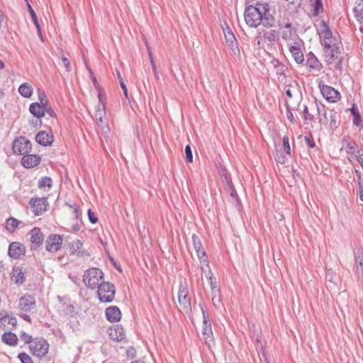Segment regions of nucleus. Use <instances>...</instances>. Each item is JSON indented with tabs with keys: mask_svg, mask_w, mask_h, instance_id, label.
Here are the masks:
<instances>
[{
	"mask_svg": "<svg viewBox=\"0 0 363 363\" xmlns=\"http://www.w3.org/2000/svg\"><path fill=\"white\" fill-rule=\"evenodd\" d=\"M341 150H344L347 154L351 155L358 152L355 142L350 138H344L342 140Z\"/></svg>",
	"mask_w": 363,
	"mask_h": 363,
	"instance_id": "24",
	"label": "nucleus"
},
{
	"mask_svg": "<svg viewBox=\"0 0 363 363\" xmlns=\"http://www.w3.org/2000/svg\"><path fill=\"white\" fill-rule=\"evenodd\" d=\"M45 111H47V112H48V113L50 116L54 117V116H55V115L54 111H53L52 109H50V108H48V107H47V106H46V110H45Z\"/></svg>",
	"mask_w": 363,
	"mask_h": 363,
	"instance_id": "58",
	"label": "nucleus"
},
{
	"mask_svg": "<svg viewBox=\"0 0 363 363\" xmlns=\"http://www.w3.org/2000/svg\"><path fill=\"white\" fill-rule=\"evenodd\" d=\"M49 345L43 338H36L30 344V350L33 354L40 357L48 352Z\"/></svg>",
	"mask_w": 363,
	"mask_h": 363,
	"instance_id": "8",
	"label": "nucleus"
},
{
	"mask_svg": "<svg viewBox=\"0 0 363 363\" xmlns=\"http://www.w3.org/2000/svg\"><path fill=\"white\" fill-rule=\"evenodd\" d=\"M283 145H284V150L286 153L287 155H291V147L289 144V139L288 136H284L283 138Z\"/></svg>",
	"mask_w": 363,
	"mask_h": 363,
	"instance_id": "38",
	"label": "nucleus"
},
{
	"mask_svg": "<svg viewBox=\"0 0 363 363\" xmlns=\"http://www.w3.org/2000/svg\"><path fill=\"white\" fill-rule=\"evenodd\" d=\"M286 116H287V118L291 122V123H294V115L292 113V112L288 111L287 113H286Z\"/></svg>",
	"mask_w": 363,
	"mask_h": 363,
	"instance_id": "56",
	"label": "nucleus"
},
{
	"mask_svg": "<svg viewBox=\"0 0 363 363\" xmlns=\"http://www.w3.org/2000/svg\"><path fill=\"white\" fill-rule=\"evenodd\" d=\"M351 113L353 116V123L357 126L361 125V116L358 112L357 108L353 105L351 108Z\"/></svg>",
	"mask_w": 363,
	"mask_h": 363,
	"instance_id": "33",
	"label": "nucleus"
},
{
	"mask_svg": "<svg viewBox=\"0 0 363 363\" xmlns=\"http://www.w3.org/2000/svg\"><path fill=\"white\" fill-rule=\"evenodd\" d=\"M357 160L361 164L362 167L363 169V154L357 157Z\"/></svg>",
	"mask_w": 363,
	"mask_h": 363,
	"instance_id": "59",
	"label": "nucleus"
},
{
	"mask_svg": "<svg viewBox=\"0 0 363 363\" xmlns=\"http://www.w3.org/2000/svg\"><path fill=\"white\" fill-rule=\"evenodd\" d=\"M292 35V30L291 27V24H285L284 30L282 31V38L286 40H290Z\"/></svg>",
	"mask_w": 363,
	"mask_h": 363,
	"instance_id": "36",
	"label": "nucleus"
},
{
	"mask_svg": "<svg viewBox=\"0 0 363 363\" xmlns=\"http://www.w3.org/2000/svg\"><path fill=\"white\" fill-rule=\"evenodd\" d=\"M83 243L79 240H74L70 245V252L72 255H77L78 256L83 255L84 250L82 249Z\"/></svg>",
	"mask_w": 363,
	"mask_h": 363,
	"instance_id": "28",
	"label": "nucleus"
},
{
	"mask_svg": "<svg viewBox=\"0 0 363 363\" xmlns=\"http://www.w3.org/2000/svg\"><path fill=\"white\" fill-rule=\"evenodd\" d=\"M340 43V36L338 33H334V37L327 40V43H322L324 46V59L325 62L337 69L340 68V65L342 61Z\"/></svg>",
	"mask_w": 363,
	"mask_h": 363,
	"instance_id": "1",
	"label": "nucleus"
},
{
	"mask_svg": "<svg viewBox=\"0 0 363 363\" xmlns=\"http://www.w3.org/2000/svg\"><path fill=\"white\" fill-rule=\"evenodd\" d=\"M108 335L110 337L117 342L125 338V333L123 328L116 325L109 328Z\"/></svg>",
	"mask_w": 363,
	"mask_h": 363,
	"instance_id": "22",
	"label": "nucleus"
},
{
	"mask_svg": "<svg viewBox=\"0 0 363 363\" xmlns=\"http://www.w3.org/2000/svg\"><path fill=\"white\" fill-rule=\"evenodd\" d=\"M286 94L287 96H289L290 98L292 97V93H291V91L289 89H286Z\"/></svg>",
	"mask_w": 363,
	"mask_h": 363,
	"instance_id": "64",
	"label": "nucleus"
},
{
	"mask_svg": "<svg viewBox=\"0 0 363 363\" xmlns=\"http://www.w3.org/2000/svg\"><path fill=\"white\" fill-rule=\"evenodd\" d=\"M69 210L70 218L74 220L77 219L79 217V214H78V208H77L76 205L69 206Z\"/></svg>",
	"mask_w": 363,
	"mask_h": 363,
	"instance_id": "40",
	"label": "nucleus"
},
{
	"mask_svg": "<svg viewBox=\"0 0 363 363\" xmlns=\"http://www.w3.org/2000/svg\"><path fill=\"white\" fill-rule=\"evenodd\" d=\"M30 205L32 211L35 216H40L47 211L48 203L46 198L31 199Z\"/></svg>",
	"mask_w": 363,
	"mask_h": 363,
	"instance_id": "12",
	"label": "nucleus"
},
{
	"mask_svg": "<svg viewBox=\"0 0 363 363\" xmlns=\"http://www.w3.org/2000/svg\"><path fill=\"white\" fill-rule=\"evenodd\" d=\"M192 240L194 244V247L196 252L197 256L200 259L201 264H206V267L207 268L209 267L207 260L206 259L205 257V252L203 250V248L202 247V244L199 240V238L196 235H192Z\"/></svg>",
	"mask_w": 363,
	"mask_h": 363,
	"instance_id": "18",
	"label": "nucleus"
},
{
	"mask_svg": "<svg viewBox=\"0 0 363 363\" xmlns=\"http://www.w3.org/2000/svg\"><path fill=\"white\" fill-rule=\"evenodd\" d=\"M320 10H323V6L320 2V0L315 1V6L313 10V15L316 16L319 13Z\"/></svg>",
	"mask_w": 363,
	"mask_h": 363,
	"instance_id": "43",
	"label": "nucleus"
},
{
	"mask_svg": "<svg viewBox=\"0 0 363 363\" xmlns=\"http://www.w3.org/2000/svg\"><path fill=\"white\" fill-rule=\"evenodd\" d=\"M213 274L211 270H208V272L206 274V277L211 280V285L213 286V283L211 281Z\"/></svg>",
	"mask_w": 363,
	"mask_h": 363,
	"instance_id": "57",
	"label": "nucleus"
},
{
	"mask_svg": "<svg viewBox=\"0 0 363 363\" xmlns=\"http://www.w3.org/2000/svg\"><path fill=\"white\" fill-rule=\"evenodd\" d=\"M320 89L323 97L328 101L335 102L340 99V93L332 86L320 85Z\"/></svg>",
	"mask_w": 363,
	"mask_h": 363,
	"instance_id": "14",
	"label": "nucleus"
},
{
	"mask_svg": "<svg viewBox=\"0 0 363 363\" xmlns=\"http://www.w3.org/2000/svg\"><path fill=\"white\" fill-rule=\"evenodd\" d=\"M18 220L14 218H10L6 220V229L10 232H13L18 225Z\"/></svg>",
	"mask_w": 363,
	"mask_h": 363,
	"instance_id": "34",
	"label": "nucleus"
},
{
	"mask_svg": "<svg viewBox=\"0 0 363 363\" xmlns=\"http://www.w3.org/2000/svg\"><path fill=\"white\" fill-rule=\"evenodd\" d=\"M289 50L297 64H301L303 60V54L300 48V45L296 42L288 43Z\"/></svg>",
	"mask_w": 363,
	"mask_h": 363,
	"instance_id": "17",
	"label": "nucleus"
},
{
	"mask_svg": "<svg viewBox=\"0 0 363 363\" xmlns=\"http://www.w3.org/2000/svg\"><path fill=\"white\" fill-rule=\"evenodd\" d=\"M316 30L320 36L321 43H327V40L334 37V33H337L336 31H333L328 26V24H318Z\"/></svg>",
	"mask_w": 363,
	"mask_h": 363,
	"instance_id": "15",
	"label": "nucleus"
},
{
	"mask_svg": "<svg viewBox=\"0 0 363 363\" xmlns=\"http://www.w3.org/2000/svg\"><path fill=\"white\" fill-rule=\"evenodd\" d=\"M18 307L24 311H30L35 307V298L29 294L21 296L18 300Z\"/></svg>",
	"mask_w": 363,
	"mask_h": 363,
	"instance_id": "16",
	"label": "nucleus"
},
{
	"mask_svg": "<svg viewBox=\"0 0 363 363\" xmlns=\"http://www.w3.org/2000/svg\"><path fill=\"white\" fill-rule=\"evenodd\" d=\"M306 65L309 69L320 70L321 68V64L317 59V57L311 53L307 57Z\"/></svg>",
	"mask_w": 363,
	"mask_h": 363,
	"instance_id": "27",
	"label": "nucleus"
},
{
	"mask_svg": "<svg viewBox=\"0 0 363 363\" xmlns=\"http://www.w3.org/2000/svg\"><path fill=\"white\" fill-rule=\"evenodd\" d=\"M329 116V126L331 129L337 128V115L336 113H333L332 111H328Z\"/></svg>",
	"mask_w": 363,
	"mask_h": 363,
	"instance_id": "35",
	"label": "nucleus"
},
{
	"mask_svg": "<svg viewBox=\"0 0 363 363\" xmlns=\"http://www.w3.org/2000/svg\"><path fill=\"white\" fill-rule=\"evenodd\" d=\"M273 20V15L267 3H257L256 6L250 5L245 11V23H260L261 21Z\"/></svg>",
	"mask_w": 363,
	"mask_h": 363,
	"instance_id": "2",
	"label": "nucleus"
},
{
	"mask_svg": "<svg viewBox=\"0 0 363 363\" xmlns=\"http://www.w3.org/2000/svg\"><path fill=\"white\" fill-rule=\"evenodd\" d=\"M18 91L22 96L29 98L33 94V87L28 83H23L19 86Z\"/></svg>",
	"mask_w": 363,
	"mask_h": 363,
	"instance_id": "30",
	"label": "nucleus"
},
{
	"mask_svg": "<svg viewBox=\"0 0 363 363\" xmlns=\"http://www.w3.org/2000/svg\"><path fill=\"white\" fill-rule=\"evenodd\" d=\"M72 228L74 231H78L80 229V226L78 224L73 225Z\"/></svg>",
	"mask_w": 363,
	"mask_h": 363,
	"instance_id": "62",
	"label": "nucleus"
},
{
	"mask_svg": "<svg viewBox=\"0 0 363 363\" xmlns=\"http://www.w3.org/2000/svg\"><path fill=\"white\" fill-rule=\"evenodd\" d=\"M185 154L189 162H191L193 161V155L191 150V147L189 145H186L185 147Z\"/></svg>",
	"mask_w": 363,
	"mask_h": 363,
	"instance_id": "44",
	"label": "nucleus"
},
{
	"mask_svg": "<svg viewBox=\"0 0 363 363\" xmlns=\"http://www.w3.org/2000/svg\"><path fill=\"white\" fill-rule=\"evenodd\" d=\"M52 179L50 177H45L41 179V180L39 182V186L40 187H50L52 186Z\"/></svg>",
	"mask_w": 363,
	"mask_h": 363,
	"instance_id": "39",
	"label": "nucleus"
},
{
	"mask_svg": "<svg viewBox=\"0 0 363 363\" xmlns=\"http://www.w3.org/2000/svg\"><path fill=\"white\" fill-rule=\"evenodd\" d=\"M30 240L31 241L32 244L39 245L43 241V234L38 228H34L33 230H30Z\"/></svg>",
	"mask_w": 363,
	"mask_h": 363,
	"instance_id": "26",
	"label": "nucleus"
},
{
	"mask_svg": "<svg viewBox=\"0 0 363 363\" xmlns=\"http://www.w3.org/2000/svg\"><path fill=\"white\" fill-rule=\"evenodd\" d=\"M20 338L21 340L25 342L26 343H31L33 340H32V337L30 335L27 334L25 332H22L20 335Z\"/></svg>",
	"mask_w": 363,
	"mask_h": 363,
	"instance_id": "42",
	"label": "nucleus"
},
{
	"mask_svg": "<svg viewBox=\"0 0 363 363\" xmlns=\"http://www.w3.org/2000/svg\"><path fill=\"white\" fill-rule=\"evenodd\" d=\"M96 289H98L97 295L101 302L110 303L113 300L116 289L113 284L104 281Z\"/></svg>",
	"mask_w": 363,
	"mask_h": 363,
	"instance_id": "4",
	"label": "nucleus"
},
{
	"mask_svg": "<svg viewBox=\"0 0 363 363\" xmlns=\"http://www.w3.org/2000/svg\"><path fill=\"white\" fill-rule=\"evenodd\" d=\"M8 253L12 259H20L22 256L25 255L26 247L19 242H13L9 245Z\"/></svg>",
	"mask_w": 363,
	"mask_h": 363,
	"instance_id": "13",
	"label": "nucleus"
},
{
	"mask_svg": "<svg viewBox=\"0 0 363 363\" xmlns=\"http://www.w3.org/2000/svg\"><path fill=\"white\" fill-rule=\"evenodd\" d=\"M62 245V238L57 234L50 235L45 240V249L52 253H55L60 250Z\"/></svg>",
	"mask_w": 363,
	"mask_h": 363,
	"instance_id": "11",
	"label": "nucleus"
},
{
	"mask_svg": "<svg viewBox=\"0 0 363 363\" xmlns=\"http://www.w3.org/2000/svg\"><path fill=\"white\" fill-rule=\"evenodd\" d=\"M303 113L305 120H312L313 116L309 113L307 106H304Z\"/></svg>",
	"mask_w": 363,
	"mask_h": 363,
	"instance_id": "48",
	"label": "nucleus"
},
{
	"mask_svg": "<svg viewBox=\"0 0 363 363\" xmlns=\"http://www.w3.org/2000/svg\"><path fill=\"white\" fill-rule=\"evenodd\" d=\"M28 11H29L30 15L31 16V18H32L33 23H38L37 16L34 11V10L33 9V8L31 7V6L29 4H28Z\"/></svg>",
	"mask_w": 363,
	"mask_h": 363,
	"instance_id": "45",
	"label": "nucleus"
},
{
	"mask_svg": "<svg viewBox=\"0 0 363 363\" xmlns=\"http://www.w3.org/2000/svg\"><path fill=\"white\" fill-rule=\"evenodd\" d=\"M150 63H151V65H152V70H153L154 73H156L157 67H156V65H155V61L154 62H151Z\"/></svg>",
	"mask_w": 363,
	"mask_h": 363,
	"instance_id": "63",
	"label": "nucleus"
},
{
	"mask_svg": "<svg viewBox=\"0 0 363 363\" xmlns=\"http://www.w3.org/2000/svg\"><path fill=\"white\" fill-rule=\"evenodd\" d=\"M354 12L357 21L363 22V0H356Z\"/></svg>",
	"mask_w": 363,
	"mask_h": 363,
	"instance_id": "29",
	"label": "nucleus"
},
{
	"mask_svg": "<svg viewBox=\"0 0 363 363\" xmlns=\"http://www.w3.org/2000/svg\"><path fill=\"white\" fill-rule=\"evenodd\" d=\"M178 301L179 303V310L182 312L188 313L191 311V301L189 296V288L186 281L180 283L178 291Z\"/></svg>",
	"mask_w": 363,
	"mask_h": 363,
	"instance_id": "5",
	"label": "nucleus"
},
{
	"mask_svg": "<svg viewBox=\"0 0 363 363\" xmlns=\"http://www.w3.org/2000/svg\"><path fill=\"white\" fill-rule=\"evenodd\" d=\"M60 56L61 60H62V64H63L64 67H65L66 70L67 72H70L72 70V67H71L69 60L65 55L62 50H60Z\"/></svg>",
	"mask_w": 363,
	"mask_h": 363,
	"instance_id": "37",
	"label": "nucleus"
},
{
	"mask_svg": "<svg viewBox=\"0 0 363 363\" xmlns=\"http://www.w3.org/2000/svg\"><path fill=\"white\" fill-rule=\"evenodd\" d=\"M223 30L227 45L230 48L234 55H239L240 50L238 47L236 38L228 24H225V26L223 27Z\"/></svg>",
	"mask_w": 363,
	"mask_h": 363,
	"instance_id": "10",
	"label": "nucleus"
},
{
	"mask_svg": "<svg viewBox=\"0 0 363 363\" xmlns=\"http://www.w3.org/2000/svg\"><path fill=\"white\" fill-rule=\"evenodd\" d=\"M203 316V328H202V336L206 345L211 347L214 343V338L212 333L211 325L209 321V318L206 315L205 312L202 310Z\"/></svg>",
	"mask_w": 363,
	"mask_h": 363,
	"instance_id": "9",
	"label": "nucleus"
},
{
	"mask_svg": "<svg viewBox=\"0 0 363 363\" xmlns=\"http://www.w3.org/2000/svg\"><path fill=\"white\" fill-rule=\"evenodd\" d=\"M102 96H103L102 91L101 90L100 88H99V90H98V99H99V105H101L102 103H105L103 101Z\"/></svg>",
	"mask_w": 363,
	"mask_h": 363,
	"instance_id": "51",
	"label": "nucleus"
},
{
	"mask_svg": "<svg viewBox=\"0 0 363 363\" xmlns=\"http://www.w3.org/2000/svg\"><path fill=\"white\" fill-rule=\"evenodd\" d=\"M359 199L363 201V186L361 182H359Z\"/></svg>",
	"mask_w": 363,
	"mask_h": 363,
	"instance_id": "54",
	"label": "nucleus"
},
{
	"mask_svg": "<svg viewBox=\"0 0 363 363\" xmlns=\"http://www.w3.org/2000/svg\"><path fill=\"white\" fill-rule=\"evenodd\" d=\"M94 118L97 125L101 128L102 134L104 135H106L109 132V128L106 120L105 103H102L101 105H98L96 106L94 113Z\"/></svg>",
	"mask_w": 363,
	"mask_h": 363,
	"instance_id": "6",
	"label": "nucleus"
},
{
	"mask_svg": "<svg viewBox=\"0 0 363 363\" xmlns=\"http://www.w3.org/2000/svg\"><path fill=\"white\" fill-rule=\"evenodd\" d=\"M9 323L14 325L16 323V318L11 317V318L9 319Z\"/></svg>",
	"mask_w": 363,
	"mask_h": 363,
	"instance_id": "61",
	"label": "nucleus"
},
{
	"mask_svg": "<svg viewBox=\"0 0 363 363\" xmlns=\"http://www.w3.org/2000/svg\"><path fill=\"white\" fill-rule=\"evenodd\" d=\"M18 358L22 363H33L31 357L26 353H20Z\"/></svg>",
	"mask_w": 363,
	"mask_h": 363,
	"instance_id": "41",
	"label": "nucleus"
},
{
	"mask_svg": "<svg viewBox=\"0 0 363 363\" xmlns=\"http://www.w3.org/2000/svg\"><path fill=\"white\" fill-rule=\"evenodd\" d=\"M88 216L90 222L93 224L96 223L98 220L96 216L94 213L92 212L90 209L88 210Z\"/></svg>",
	"mask_w": 363,
	"mask_h": 363,
	"instance_id": "47",
	"label": "nucleus"
},
{
	"mask_svg": "<svg viewBox=\"0 0 363 363\" xmlns=\"http://www.w3.org/2000/svg\"><path fill=\"white\" fill-rule=\"evenodd\" d=\"M355 261L357 264H359L360 266H362L363 257L359 254V255L355 256Z\"/></svg>",
	"mask_w": 363,
	"mask_h": 363,
	"instance_id": "53",
	"label": "nucleus"
},
{
	"mask_svg": "<svg viewBox=\"0 0 363 363\" xmlns=\"http://www.w3.org/2000/svg\"><path fill=\"white\" fill-rule=\"evenodd\" d=\"M18 338L13 333H5L2 335V341L9 345H15L17 343Z\"/></svg>",
	"mask_w": 363,
	"mask_h": 363,
	"instance_id": "32",
	"label": "nucleus"
},
{
	"mask_svg": "<svg viewBox=\"0 0 363 363\" xmlns=\"http://www.w3.org/2000/svg\"><path fill=\"white\" fill-rule=\"evenodd\" d=\"M104 281V273L99 268H90L84 272L83 282L91 289H96Z\"/></svg>",
	"mask_w": 363,
	"mask_h": 363,
	"instance_id": "3",
	"label": "nucleus"
},
{
	"mask_svg": "<svg viewBox=\"0 0 363 363\" xmlns=\"http://www.w3.org/2000/svg\"><path fill=\"white\" fill-rule=\"evenodd\" d=\"M41 158L38 155H25L21 159V164L26 168H33L40 164Z\"/></svg>",
	"mask_w": 363,
	"mask_h": 363,
	"instance_id": "20",
	"label": "nucleus"
},
{
	"mask_svg": "<svg viewBox=\"0 0 363 363\" xmlns=\"http://www.w3.org/2000/svg\"><path fill=\"white\" fill-rule=\"evenodd\" d=\"M35 140L41 145L48 146L52 143L53 137L45 132H40L36 135Z\"/></svg>",
	"mask_w": 363,
	"mask_h": 363,
	"instance_id": "25",
	"label": "nucleus"
},
{
	"mask_svg": "<svg viewBox=\"0 0 363 363\" xmlns=\"http://www.w3.org/2000/svg\"><path fill=\"white\" fill-rule=\"evenodd\" d=\"M31 143L25 137L16 138L13 142L12 150L14 154L25 155L31 151Z\"/></svg>",
	"mask_w": 363,
	"mask_h": 363,
	"instance_id": "7",
	"label": "nucleus"
},
{
	"mask_svg": "<svg viewBox=\"0 0 363 363\" xmlns=\"http://www.w3.org/2000/svg\"><path fill=\"white\" fill-rule=\"evenodd\" d=\"M38 98L40 102V104L47 106V98L44 92H40L38 94Z\"/></svg>",
	"mask_w": 363,
	"mask_h": 363,
	"instance_id": "46",
	"label": "nucleus"
},
{
	"mask_svg": "<svg viewBox=\"0 0 363 363\" xmlns=\"http://www.w3.org/2000/svg\"><path fill=\"white\" fill-rule=\"evenodd\" d=\"M26 272L21 266H14L11 273V280L18 285H21L26 280Z\"/></svg>",
	"mask_w": 363,
	"mask_h": 363,
	"instance_id": "19",
	"label": "nucleus"
},
{
	"mask_svg": "<svg viewBox=\"0 0 363 363\" xmlns=\"http://www.w3.org/2000/svg\"><path fill=\"white\" fill-rule=\"evenodd\" d=\"M21 317L23 318V319H24L25 320H27L28 322H30L31 320H30V318L28 315L27 314H23L21 315Z\"/></svg>",
	"mask_w": 363,
	"mask_h": 363,
	"instance_id": "60",
	"label": "nucleus"
},
{
	"mask_svg": "<svg viewBox=\"0 0 363 363\" xmlns=\"http://www.w3.org/2000/svg\"><path fill=\"white\" fill-rule=\"evenodd\" d=\"M212 292V302L215 307L220 308L222 305L220 296L219 289H218L216 286H212L211 287Z\"/></svg>",
	"mask_w": 363,
	"mask_h": 363,
	"instance_id": "31",
	"label": "nucleus"
},
{
	"mask_svg": "<svg viewBox=\"0 0 363 363\" xmlns=\"http://www.w3.org/2000/svg\"><path fill=\"white\" fill-rule=\"evenodd\" d=\"M320 121L325 124L329 123V116H328V112L325 111L323 118H320Z\"/></svg>",
	"mask_w": 363,
	"mask_h": 363,
	"instance_id": "50",
	"label": "nucleus"
},
{
	"mask_svg": "<svg viewBox=\"0 0 363 363\" xmlns=\"http://www.w3.org/2000/svg\"><path fill=\"white\" fill-rule=\"evenodd\" d=\"M120 85H121V87L123 89V94L125 96V97L129 100V97H128V89H127V87L123 80V79H121V82H120Z\"/></svg>",
	"mask_w": 363,
	"mask_h": 363,
	"instance_id": "49",
	"label": "nucleus"
},
{
	"mask_svg": "<svg viewBox=\"0 0 363 363\" xmlns=\"http://www.w3.org/2000/svg\"><path fill=\"white\" fill-rule=\"evenodd\" d=\"M35 25L36 29L38 30V36L40 37V40L42 41H43L42 31H41V28H40V24L36 23Z\"/></svg>",
	"mask_w": 363,
	"mask_h": 363,
	"instance_id": "52",
	"label": "nucleus"
},
{
	"mask_svg": "<svg viewBox=\"0 0 363 363\" xmlns=\"http://www.w3.org/2000/svg\"><path fill=\"white\" fill-rule=\"evenodd\" d=\"M147 52H148V55H149V57H150V62H154L155 61L154 60V57H153V54H152L151 48L149 46H147Z\"/></svg>",
	"mask_w": 363,
	"mask_h": 363,
	"instance_id": "55",
	"label": "nucleus"
},
{
	"mask_svg": "<svg viewBox=\"0 0 363 363\" xmlns=\"http://www.w3.org/2000/svg\"><path fill=\"white\" fill-rule=\"evenodd\" d=\"M46 106H43L38 102L33 103L30 105L29 111L38 118H40L45 116Z\"/></svg>",
	"mask_w": 363,
	"mask_h": 363,
	"instance_id": "23",
	"label": "nucleus"
},
{
	"mask_svg": "<svg viewBox=\"0 0 363 363\" xmlns=\"http://www.w3.org/2000/svg\"><path fill=\"white\" fill-rule=\"evenodd\" d=\"M106 316L111 323L118 322L121 320V313L117 306H109L106 309Z\"/></svg>",
	"mask_w": 363,
	"mask_h": 363,
	"instance_id": "21",
	"label": "nucleus"
}]
</instances>
